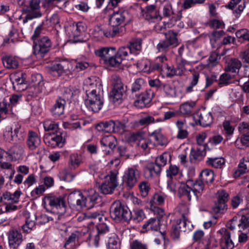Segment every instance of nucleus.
Instances as JSON below:
<instances>
[{
  "mask_svg": "<svg viewBox=\"0 0 249 249\" xmlns=\"http://www.w3.org/2000/svg\"><path fill=\"white\" fill-rule=\"evenodd\" d=\"M129 15L128 12L126 10L119 9L118 11H114L110 15L109 19L110 25L117 27H123L122 25L124 24L125 21L129 19Z\"/></svg>",
  "mask_w": 249,
  "mask_h": 249,
  "instance_id": "obj_8",
  "label": "nucleus"
},
{
  "mask_svg": "<svg viewBox=\"0 0 249 249\" xmlns=\"http://www.w3.org/2000/svg\"><path fill=\"white\" fill-rule=\"evenodd\" d=\"M207 164L214 168H222L225 164V160L222 157L208 158Z\"/></svg>",
  "mask_w": 249,
  "mask_h": 249,
  "instance_id": "obj_32",
  "label": "nucleus"
},
{
  "mask_svg": "<svg viewBox=\"0 0 249 249\" xmlns=\"http://www.w3.org/2000/svg\"><path fill=\"white\" fill-rule=\"evenodd\" d=\"M192 181L189 180L186 184L182 183L179 186L178 189V195L180 198L188 201H191L192 195H194L193 190L191 186Z\"/></svg>",
  "mask_w": 249,
  "mask_h": 249,
  "instance_id": "obj_13",
  "label": "nucleus"
},
{
  "mask_svg": "<svg viewBox=\"0 0 249 249\" xmlns=\"http://www.w3.org/2000/svg\"><path fill=\"white\" fill-rule=\"evenodd\" d=\"M130 49L128 46L121 47L119 48L117 52H116V53L123 61L126 59V57L128 56L129 53H132Z\"/></svg>",
  "mask_w": 249,
  "mask_h": 249,
  "instance_id": "obj_57",
  "label": "nucleus"
},
{
  "mask_svg": "<svg viewBox=\"0 0 249 249\" xmlns=\"http://www.w3.org/2000/svg\"><path fill=\"white\" fill-rule=\"evenodd\" d=\"M179 172V168L176 165L170 164L166 170V177L167 178H174Z\"/></svg>",
  "mask_w": 249,
  "mask_h": 249,
  "instance_id": "obj_62",
  "label": "nucleus"
},
{
  "mask_svg": "<svg viewBox=\"0 0 249 249\" xmlns=\"http://www.w3.org/2000/svg\"><path fill=\"white\" fill-rule=\"evenodd\" d=\"M92 35L94 37L98 39L103 38L105 37L104 26L97 25L95 26L92 32Z\"/></svg>",
  "mask_w": 249,
  "mask_h": 249,
  "instance_id": "obj_56",
  "label": "nucleus"
},
{
  "mask_svg": "<svg viewBox=\"0 0 249 249\" xmlns=\"http://www.w3.org/2000/svg\"><path fill=\"white\" fill-rule=\"evenodd\" d=\"M228 194L224 190H221L217 192V201L215 203V207L214 208V211L215 213H220L226 209V202L228 200Z\"/></svg>",
  "mask_w": 249,
  "mask_h": 249,
  "instance_id": "obj_16",
  "label": "nucleus"
},
{
  "mask_svg": "<svg viewBox=\"0 0 249 249\" xmlns=\"http://www.w3.org/2000/svg\"><path fill=\"white\" fill-rule=\"evenodd\" d=\"M125 182L127 186L133 187L140 177V171L136 166L128 168L125 173Z\"/></svg>",
  "mask_w": 249,
  "mask_h": 249,
  "instance_id": "obj_12",
  "label": "nucleus"
},
{
  "mask_svg": "<svg viewBox=\"0 0 249 249\" xmlns=\"http://www.w3.org/2000/svg\"><path fill=\"white\" fill-rule=\"evenodd\" d=\"M141 15L145 18H152L154 16L155 6L154 5L146 6L145 9L141 8Z\"/></svg>",
  "mask_w": 249,
  "mask_h": 249,
  "instance_id": "obj_52",
  "label": "nucleus"
},
{
  "mask_svg": "<svg viewBox=\"0 0 249 249\" xmlns=\"http://www.w3.org/2000/svg\"><path fill=\"white\" fill-rule=\"evenodd\" d=\"M167 59L165 55H160L156 57L155 62L152 63L153 71H157L162 72L167 65Z\"/></svg>",
  "mask_w": 249,
  "mask_h": 249,
  "instance_id": "obj_23",
  "label": "nucleus"
},
{
  "mask_svg": "<svg viewBox=\"0 0 249 249\" xmlns=\"http://www.w3.org/2000/svg\"><path fill=\"white\" fill-rule=\"evenodd\" d=\"M196 106L195 101H187L181 104L179 107L180 113L184 115H190Z\"/></svg>",
  "mask_w": 249,
  "mask_h": 249,
  "instance_id": "obj_29",
  "label": "nucleus"
},
{
  "mask_svg": "<svg viewBox=\"0 0 249 249\" xmlns=\"http://www.w3.org/2000/svg\"><path fill=\"white\" fill-rule=\"evenodd\" d=\"M161 168L156 162L148 164L144 171L147 178H152L160 173Z\"/></svg>",
  "mask_w": 249,
  "mask_h": 249,
  "instance_id": "obj_27",
  "label": "nucleus"
},
{
  "mask_svg": "<svg viewBox=\"0 0 249 249\" xmlns=\"http://www.w3.org/2000/svg\"><path fill=\"white\" fill-rule=\"evenodd\" d=\"M122 62L121 58H120L116 53L114 55L108 56L107 59H105V64L112 67H118Z\"/></svg>",
  "mask_w": 249,
  "mask_h": 249,
  "instance_id": "obj_47",
  "label": "nucleus"
},
{
  "mask_svg": "<svg viewBox=\"0 0 249 249\" xmlns=\"http://www.w3.org/2000/svg\"><path fill=\"white\" fill-rule=\"evenodd\" d=\"M13 87L18 90H23L25 79L23 73L15 74L12 78Z\"/></svg>",
  "mask_w": 249,
  "mask_h": 249,
  "instance_id": "obj_28",
  "label": "nucleus"
},
{
  "mask_svg": "<svg viewBox=\"0 0 249 249\" xmlns=\"http://www.w3.org/2000/svg\"><path fill=\"white\" fill-rule=\"evenodd\" d=\"M8 244L11 249H17L23 241L21 233L16 229L8 232Z\"/></svg>",
  "mask_w": 249,
  "mask_h": 249,
  "instance_id": "obj_10",
  "label": "nucleus"
},
{
  "mask_svg": "<svg viewBox=\"0 0 249 249\" xmlns=\"http://www.w3.org/2000/svg\"><path fill=\"white\" fill-rule=\"evenodd\" d=\"M83 162L82 157L76 153H73L70 155L69 160V165L71 168H77Z\"/></svg>",
  "mask_w": 249,
  "mask_h": 249,
  "instance_id": "obj_43",
  "label": "nucleus"
},
{
  "mask_svg": "<svg viewBox=\"0 0 249 249\" xmlns=\"http://www.w3.org/2000/svg\"><path fill=\"white\" fill-rule=\"evenodd\" d=\"M138 68L144 72L151 73L153 71L152 69V63L148 60H142L137 63Z\"/></svg>",
  "mask_w": 249,
  "mask_h": 249,
  "instance_id": "obj_44",
  "label": "nucleus"
},
{
  "mask_svg": "<svg viewBox=\"0 0 249 249\" xmlns=\"http://www.w3.org/2000/svg\"><path fill=\"white\" fill-rule=\"evenodd\" d=\"M204 183H211L214 179L213 172L210 169H205L201 172L199 178Z\"/></svg>",
  "mask_w": 249,
  "mask_h": 249,
  "instance_id": "obj_46",
  "label": "nucleus"
},
{
  "mask_svg": "<svg viewBox=\"0 0 249 249\" xmlns=\"http://www.w3.org/2000/svg\"><path fill=\"white\" fill-rule=\"evenodd\" d=\"M242 64L241 62L236 58H231L228 63L226 70L231 72L238 73Z\"/></svg>",
  "mask_w": 249,
  "mask_h": 249,
  "instance_id": "obj_39",
  "label": "nucleus"
},
{
  "mask_svg": "<svg viewBox=\"0 0 249 249\" xmlns=\"http://www.w3.org/2000/svg\"><path fill=\"white\" fill-rule=\"evenodd\" d=\"M160 220L159 218H151L142 226V229L145 231H156L160 229Z\"/></svg>",
  "mask_w": 249,
  "mask_h": 249,
  "instance_id": "obj_26",
  "label": "nucleus"
},
{
  "mask_svg": "<svg viewBox=\"0 0 249 249\" xmlns=\"http://www.w3.org/2000/svg\"><path fill=\"white\" fill-rule=\"evenodd\" d=\"M107 248L108 249H120L118 239L115 235H113L109 238L107 243Z\"/></svg>",
  "mask_w": 249,
  "mask_h": 249,
  "instance_id": "obj_59",
  "label": "nucleus"
},
{
  "mask_svg": "<svg viewBox=\"0 0 249 249\" xmlns=\"http://www.w3.org/2000/svg\"><path fill=\"white\" fill-rule=\"evenodd\" d=\"M8 152L11 160L13 161L22 160L25 156L24 148L20 145L13 146L9 149Z\"/></svg>",
  "mask_w": 249,
  "mask_h": 249,
  "instance_id": "obj_19",
  "label": "nucleus"
},
{
  "mask_svg": "<svg viewBox=\"0 0 249 249\" xmlns=\"http://www.w3.org/2000/svg\"><path fill=\"white\" fill-rule=\"evenodd\" d=\"M22 193L20 190H17L14 193L11 194L9 192H4L3 197L4 200L9 201L12 203H18Z\"/></svg>",
  "mask_w": 249,
  "mask_h": 249,
  "instance_id": "obj_38",
  "label": "nucleus"
},
{
  "mask_svg": "<svg viewBox=\"0 0 249 249\" xmlns=\"http://www.w3.org/2000/svg\"><path fill=\"white\" fill-rule=\"evenodd\" d=\"M70 63L68 61H61L55 63L50 67V70L51 72L56 73L58 76H60L64 73L66 70H69V66Z\"/></svg>",
  "mask_w": 249,
  "mask_h": 249,
  "instance_id": "obj_20",
  "label": "nucleus"
},
{
  "mask_svg": "<svg viewBox=\"0 0 249 249\" xmlns=\"http://www.w3.org/2000/svg\"><path fill=\"white\" fill-rule=\"evenodd\" d=\"M35 78L37 79V80L35 81V84H32L28 89L29 92H32L33 96L41 92L43 89V82L41 75L40 74H35L32 76L33 80H34Z\"/></svg>",
  "mask_w": 249,
  "mask_h": 249,
  "instance_id": "obj_18",
  "label": "nucleus"
},
{
  "mask_svg": "<svg viewBox=\"0 0 249 249\" xmlns=\"http://www.w3.org/2000/svg\"><path fill=\"white\" fill-rule=\"evenodd\" d=\"M112 132L122 134L125 131V126L118 121L112 120Z\"/></svg>",
  "mask_w": 249,
  "mask_h": 249,
  "instance_id": "obj_55",
  "label": "nucleus"
},
{
  "mask_svg": "<svg viewBox=\"0 0 249 249\" xmlns=\"http://www.w3.org/2000/svg\"><path fill=\"white\" fill-rule=\"evenodd\" d=\"M100 143L104 147H108L110 149H114L117 144V140L111 135L104 136L100 140Z\"/></svg>",
  "mask_w": 249,
  "mask_h": 249,
  "instance_id": "obj_35",
  "label": "nucleus"
},
{
  "mask_svg": "<svg viewBox=\"0 0 249 249\" xmlns=\"http://www.w3.org/2000/svg\"><path fill=\"white\" fill-rule=\"evenodd\" d=\"M110 215L116 221H128L131 218V212L128 208L120 200L114 201L110 208Z\"/></svg>",
  "mask_w": 249,
  "mask_h": 249,
  "instance_id": "obj_2",
  "label": "nucleus"
},
{
  "mask_svg": "<svg viewBox=\"0 0 249 249\" xmlns=\"http://www.w3.org/2000/svg\"><path fill=\"white\" fill-rule=\"evenodd\" d=\"M27 142L30 150H35L40 143V137L36 133L30 131L28 133Z\"/></svg>",
  "mask_w": 249,
  "mask_h": 249,
  "instance_id": "obj_22",
  "label": "nucleus"
},
{
  "mask_svg": "<svg viewBox=\"0 0 249 249\" xmlns=\"http://www.w3.org/2000/svg\"><path fill=\"white\" fill-rule=\"evenodd\" d=\"M113 88L110 93V98L114 103L122 102L126 91V87L124 86L119 78L113 79Z\"/></svg>",
  "mask_w": 249,
  "mask_h": 249,
  "instance_id": "obj_5",
  "label": "nucleus"
},
{
  "mask_svg": "<svg viewBox=\"0 0 249 249\" xmlns=\"http://www.w3.org/2000/svg\"><path fill=\"white\" fill-rule=\"evenodd\" d=\"M193 119L196 123L206 127L209 125L213 122V117L210 112L205 110H198L193 115Z\"/></svg>",
  "mask_w": 249,
  "mask_h": 249,
  "instance_id": "obj_9",
  "label": "nucleus"
},
{
  "mask_svg": "<svg viewBox=\"0 0 249 249\" xmlns=\"http://www.w3.org/2000/svg\"><path fill=\"white\" fill-rule=\"evenodd\" d=\"M200 79V74L198 72H194L189 78V84L185 88V92L190 93L194 91V88L198 83Z\"/></svg>",
  "mask_w": 249,
  "mask_h": 249,
  "instance_id": "obj_25",
  "label": "nucleus"
},
{
  "mask_svg": "<svg viewBox=\"0 0 249 249\" xmlns=\"http://www.w3.org/2000/svg\"><path fill=\"white\" fill-rule=\"evenodd\" d=\"M10 159L9 152L0 148V167L2 169H10L12 164L8 162Z\"/></svg>",
  "mask_w": 249,
  "mask_h": 249,
  "instance_id": "obj_34",
  "label": "nucleus"
},
{
  "mask_svg": "<svg viewBox=\"0 0 249 249\" xmlns=\"http://www.w3.org/2000/svg\"><path fill=\"white\" fill-rule=\"evenodd\" d=\"M85 30V27L82 22H78L70 26L67 30L70 39L76 42V38L79 36Z\"/></svg>",
  "mask_w": 249,
  "mask_h": 249,
  "instance_id": "obj_14",
  "label": "nucleus"
},
{
  "mask_svg": "<svg viewBox=\"0 0 249 249\" xmlns=\"http://www.w3.org/2000/svg\"><path fill=\"white\" fill-rule=\"evenodd\" d=\"M232 77L231 74L227 73H223L219 78L218 85L221 87L229 85Z\"/></svg>",
  "mask_w": 249,
  "mask_h": 249,
  "instance_id": "obj_64",
  "label": "nucleus"
},
{
  "mask_svg": "<svg viewBox=\"0 0 249 249\" xmlns=\"http://www.w3.org/2000/svg\"><path fill=\"white\" fill-rule=\"evenodd\" d=\"M94 53L97 57H100L105 61L108 56L115 54V47H99L94 50Z\"/></svg>",
  "mask_w": 249,
  "mask_h": 249,
  "instance_id": "obj_21",
  "label": "nucleus"
},
{
  "mask_svg": "<svg viewBox=\"0 0 249 249\" xmlns=\"http://www.w3.org/2000/svg\"><path fill=\"white\" fill-rule=\"evenodd\" d=\"M165 40L170 45L173 47L178 45V40L177 37V34L172 31H169L165 34Z\"/></svg>",
  "mask_w": 249,
  "mask_h": 249,
  "instance_id": "obj_50",
  "label": "nucleus"
},
{
  "mask_svg": "<svg viewBox=\"0 0 249 249\" xmlns=\"http://www.w3.org/2000/svg\"><path fill=\"white\" fill-rule=\"evenodd\" d=\"M205 150V145L203 146V148L197 147L196 150L192 149L190 155V160L192 163H195L197 160H200Z\"/></svg>",
  "mask_w": 249,
  "mask_h": 249,
  "instance_id": "obj_42",
  "label": "nucleus"
},
{
  "mask_svg": "<svg viewBox=\"0 0 249 249\" xmlns=\"http://www.w3.org/2000/svg\"><path fill=\"white\" fill-rule=\"evenodd\" d=\"M170 155L168 153L165 152L156 159L155 162L161 168L166 164L167 161L170 160Z\"/></svg>",
  "mask_w": 249,
  "mask_h": 249,
  "instance_id": "obj_53",
  "label": "nucleus"
},
{
  "mask_svg": "<svg viewBox=\"0 0 249 249\" xmlns=\"http://www.w3.org/2000/svg\"><path fill=\"white\" fill-rule=\"evenodd\" d=\"M44 141L48 146L53 148L56 146L62 147L65 140L61 134H50L44 136Z\"/></svg>",
  "mask_w": 249,
  "mask_h": 249,
  "instance_id": "obj_11",
  "label": "nucleus"
},
{
  "mask_svg": "<svg viewBox=\"0 0 249 249\" xmlns=\"http://www.w3.org/2000/svg\"><path fill=\"white\" fill-rule=\"evenodd\" d=\"M112 120L108 122H101L96 125V129L99 131L112 132Z\"/></svg>",
  "mask_w": 249,
  "mask_h": 249,
  "instance_id": "obj_54",
  "label": "nucleus"
},
{
  "mask_svg": "<svg viewBox=\"0 0 249 249\" xmlns=\"http://www.w3.org/2000/svg\"><path fill=\"white\" fill-rule=\"evenodd\" d=\"M153 93L151 91H146L140 94L134 102V106L138 108L144 107L152 100Z\"/></svg>",
  "mask_w": 249,
  "mask_h": 249,
  "instance_id": "obj_17",
  "label": "nucleus"
},
{
  "mask_svg": "<svg viewBox=\"0 0 249 249\" xmlns=\"http://www.w3.org/2000/svg\"><path fill=\"white\" fill-rule=\"evenodd\" d=\"M104 31L105 34V37L110 38L118 36L123 31V27H117L113 26L112 25H110L107 27L104 26Z\"/></svg>",
  "mask_w": 249,
  "mask_h": 249,
  "instance_id": "obj_30",
  "label": "nucleus"
},
{
  "mask_svg": "<svg viewBox=\"0 0 249 249\" xmlns=\"http://www.w3.org/2000/svg\"><path fill=\"white\" fill-rule=\"evenodd\" d=\"M142 44V40L141 38L134 39L129 42L128 47L132 53H136L137 52L141 50Z\"/></svg>",
  "mask_w": 249,
  "mask_h": 249,
  "instance_id": "obj_51",
  "label": "nucleus"
},
{
  "mask_svg": "<svg viewBox=\"0 0 249 249\" xmlns=\"http://www.w3.org/2000/svg\"><path fill=\"white\" fill-rule=\"evenodd\" d=\"M176 225L183 232L186 231L187 230H190V226L191 225V223L189 221V217L182 218V219H178L177 221Z\"/></svg>",
  "mask_w": 249,
  "mask_h": 249,
  "instance_id": "obj_49",
  "label": "nucleus"
},
{
  "mask_svg": "<svg viewBox=\"0 0 249 249\" xmlns=\"http://www.w3.org/2000/svg\"><path fill=\"white\" fill-rule=\"evenodd\" d=\"M208 25L210 28L214 29L225 28V24L223 21L216 19L210 20L208 22Z\"/></svg>",
  "mask_w": 249,
  "mask_h": 249,
  "instance_id": "obj_60",
  "label": "nucleus"
},
{
  "mask_svg": "<svg viewBox=\"0 0 249 249\" xmlns=\"http://www.w3.org/2000/svg\"><path fill=\"white\" fill-rule=\"evenodd\" d=\"M222 237L225 240V244L227 249H232L234 247V244L231 239V233L225 228H222L218 231Z\"/></svg>",
  "mask_w": 249,
  "mask_h": 249,
  "instance_id": "obj_36",
  "label": "nucleus"
},
{
  "mask_svg": "<svg viewBox=\"0 0 249 249\" xmlns=\"http://www.w3.org/2000/svg\"><path fill=\"white\" fill-rule=\"evenodd\" d=\"M150 136L156 141V144L157 145L163 146L167 144V139L159 130L154 131L150 134Z\"/></svg>",
  "mask_w": 249,
  "mask_h": 249,
  "instance_id": "obj_41",
  "label": "nucleus"
},
{
  "mask_svg": "<svg viewBox=\"0 0 249 249\" xmlns=\"http://www.w3.org/2000/svg\"><path fill=\"white\" fill-rule=\"evenodd\" d=\"M223 131L228 139V137L233 134L234 129L228 121H225L223 123Z\"/></svg>",
  "mask_w": 249,
  "mask_h": 249,
  "instance_id": "obj_63",
  "label": "nucleus"
},
{
  "mask_svg": "<svg viewBox=\"0 0 249 249\" xmlns=\"http://www.w3.org/2000/svg\"><path fill=\"white\" fill-rule=\"evenodd\" d=\"M165 197L166 196L163 194H155L149 201L150 209L153 210L155 209L157 206L162 205L164 203Z\"/></svg>",
  "mask_w": 249,
  "mask_h": 249,
  "instance_id": "obj_31",
  "label": "nucleus"
},
{
  "mask_svg": "<svg viewBox=\"0 0 249 249\" xmlns=\"http://www.w3.org/2000/svg\"><path fill=\"white\" fill-rule=\"evenodd\" d=\"M205 184L199 178L195 182L192 181V185L191 186L193 190L194 195L196 196L197 199L201 195L204 188Z\"/></svg>",
  "mask_w": 249,
  "mask_h": 249,
  "instance_id": "obj_40",
  "label": "nucleus"
},
{
  "mask_svg": "<svg viewBox=\"0 0 249 249\" xmlns=\"http://www.w3.org/2000/svg\"><path fill=\"white\" fill-rule=\"evenodd\" d=\"M117 174L115 171L111 172L110 175L106 177L104 182L99 187L102 193L109 194L113 192L117 186Z\"/></svg>",
  "mask_w": 249,
  "mask_h": 249,
  "instance_id": "obj_7",
  "label": "nucleus"
},
{
  "mask_svg": "<svg viewBox=\"0 0 249 249\" xmlns=\"http://www.w3.org/2000/svg\"><path fill=\"white\" fill-rule=\"evenodd\" d=\"M245 211L246 210H245ZM244 211V210H243L240 212L241 217L240 219L239 223L238 224L239 231H241L242 230L249 228V214H245L243 212Z\"/></svg>",
  "mask_w": 249,
  "mask_h": 249,
  "instance_id": "obj_45",
  "label": "nucleus"
},
{
  "mask_svg": "<svg viewBox=\"0 0 249 249\" xmlns=\"http://www.w3.org/2000/svg\"><path fill=\"white\" fill-rule=\"evenodd\" d=\"M92 89H97L100 91L102 89V84L100 79L95 76H91L87 78L84 83L83 89L86 93L91 90Z\"/></svg>",
  "mask_w": 249,
  "mask_h": 249,
  "instance_id": "obj_15",
  "label": "nucleus"
},
{
  "mask_svg": "<svg viewBox=\"0 0 249 249\" xmlns=\"http://www.w3.org/2000/svg\"><path fill=\"white\" fill-rule=\"evenodd\" d=\"M44 207L56 209L57 213L59 215H63L66 212V204L64 198L60 196H45L42 200Z\"/></svg>",
  "mask_w": 249,
  "mask_h": 249,
  "instance_id": "obj_4",
  "label": "nucleus"
},
{
  "mask_svg": "<svg viewBox=\"0 0 249 249\" xmlns=\"http://www.w3.org/2000/svg\"><path fill=\"white\" fill-rule=\"evenodd\" d=\"M86 93L85 106L89 110L98 112L102 108L104 104L103 99L100 94V91H97V89H92Z\"/></svg>",
  "mask_w": 249,
  "mask_h": 249,
  "instance_id": "obj_3",
  "label": "nucleus"
},
{
  "mask_svg": "<svg viewBox=\"0 0 249 249\" xmlns=\"http://www.w3.org/2000/svg\"><path fill=\"white\" fill-rule=\"evenodd\" d=\"M34 53L37 58H42L50 50L52 43L48 37L44 36L34 40Z\"/></svg>",
  "mask_w": 249,
  "mask_h": 249,
  "instance_id": "obj_6",
  "label": "nucleus"
},
{
  "mask_svg": "<svg viewBox=\"0 0 249 249\" xmlns=\"http://www.w3.org/2000/svg\"><path fill=\"white\" fill-rule=\"evenodd\" d=\"M60 176L62 180L67 182L71 181L75 177L69 169H64L60 173Z\"/></svg>",
  "mask_w": 249,
  "mask_h": 249,
  "instance_id": "obj_58",
  "label": "nucleus"
},
{
  "mask_svg": "<svg viewBox=\"0 0 249 249\" xmlns=\"http://www.w3.org/2000/svg\"><path fill=\"white\" fill-rule=\"evenodd\" d=\"M145 218V214L142 210L138 208L133 210L131 212V218L135 223H139L142 221Z\"/></svg>",
  "mask_w": 249,
  "mask_h": 249,
  "instance_id": "obj_48",
  "label": "nucleus"
},
{
  "mask_svg": "<svg viewBox=\"0 0 249 249\" xmlns=\"http://www.w3.org/2000/svg\"><path fill=\"white\" fill-rule=\"evenodd\" d=\"M161 74L166 75L167 77H173L175 75H177L176 68L173 66H169L168 64L163 70Z\"/></svg>",
  "mask_w": 249,
  "mask_h": 249,
  "instance_id": "obj_61",
  "label": "nucleus"
},
{
  "mask_svg": "<svg viewBox=\"0 0 249 249\" xmlns=\"http://www.w3.org/2000/svg\"><path fill=\"white\" fill-rule=\"evenodd\" d=\"M4 66L9 69H15L18 68L19 62L18 59L12 56H6L2 59Z\"/></svg>",
  "mask_w": 249,
  "mask_h": 249,
  "instance_id": "obj_37",
  "label": "nucleus"
},
{
  "mask_svg": "<svg viewBox=\"0 0 249 249\" xmlns=\"http://www.w3.org/2000/svg\"><path fill=\"white\" fill-rule=\"evenodd\" d=\"M99 199L100 198L99 194L93 189L85 190L83 192L74 191L70 194L68 197L69 204L76 205L81 207H85L88 209L93 207Z\"/></svg>",
  "mask_w": 249,
  "mask_h": 249,
  "instance_id": "obj_1",
  "label": "nucleus"
},
{
  "mask_svg": "<svg viewBox=\"0 0 249 249\" xmlns=\"http://www.w3.org/2000/svg\"><path fill=\"white\" fill-rule=\"evenodd\" d=\"M65 104L66 101L65 100L61 98L57 99L51 109L53 115L55 117H58L63 114Z\"/></svg>",
  "mask_w": 249,
  "mask_h": 249,
  "instance_id": "obj_24",
  "label": "nucleus"
},
{
  "mask_svg": "<svg viewBox=\"0 0 249 249\" xmlns=\"http://www.w3.org/2000/svg\"><path fill=\"white\" fill-rule=\"evenodd\" d=\"M42 15V14L40 9L28 8L26 10V16L23 20V22L25 23L27 22L28 20L39 18Z\"/></svg>",
  "mask_w": 249,
  "mask_h": 249,
  "instance_id": "obj_33",
  "label": "nucleus"
}]
</instances>
